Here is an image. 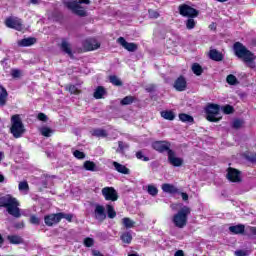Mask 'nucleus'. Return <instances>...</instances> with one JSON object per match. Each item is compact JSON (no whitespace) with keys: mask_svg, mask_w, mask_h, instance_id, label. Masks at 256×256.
<instances>
[{"mask_svg":"<svg viewBox=\"0 0 256 256\" xmlns=\"http://www.w3.org/2000/svg\"><path fill=\"white\" fill-rule=\"evenodd\" d=\"M11 76L13 77V79H19V77H21V70L12 69L11 70Z\"/></svg>","mask_w":256,"mask_h":256,"instance_id":"obj_47","label":"nucleus"},{"mask_svg":"<svg viewBox=\"0 0 256 256\" xmlns=\"http://www.w3.org/2000/svg\"><path fill=\"white\" fill-rule=\"evenodd\" d=\"M63 219V213L50 214L44 217V222L48 227H53L56 223H59Z\"/></svg>","mask_w":256,"mask_h":256,"instance_id":"obj_12","label":"nucleus"},{"mask_svg":"<svg viewBox=\"0 0 256 256\" xmlns=\"http://www.w3.org/2000/svg\"><path fill=\"white\" fill-rule=\"evenodd\" d=\"M30 223H32V225H39L41 223V219L35 215H32L30 217Z\"/></svg>","mask_w":256,"mask_h":256,"instance_id":"obj_49","label":"nucleus"},{"mask_svg":"<svg viewBox=\"0 0 256 256\" xmlns=\"http://www.w3.org/2000/svg\"><path fill=\"white\" fill-rule=\"evenodd\" d=\"M91 133V136L92 137H107V130H104V129H101V128H97V129H94L92 131H90Z\"/></svg>","mask_w":256,"mask_h":256,"instance_id":"obj_25","label":"nucleus"},{"mask_svg":"<svg viewBox=\"0 0 256 256\" xmlns=\"http://www.w3.org/2000/svg\"><path fill=\"white\" fill-rule=\"evenodd\" d=\"M6 27L9 29H15L16 31H23V21L17 17L7 18L5 21Z\"/></svg>","mask_w":256,"mask_h":256,"instance_id":"obj_9","label":"nucleus"},{"mask_svg":"<svg viewBox=\"0 0 256 256\" xmlns=\"http://www.w3.org/2000/svg\"><path fill=\"white\" fill-rule=\"evenodd\" d=\"M117 43H119V45L126 49V51H130L131 53L135 52V50L137 49V44L125 41V38L123 37H119L117 39Z\"/></svg>","mask_w":256,"mask_h":256,"instance_id":"obj_16","label":"nucleus"},{"mask_svg":"<svg viewBox=\"0 0 256 256\" xmlns=\"http://www.w3.org/2000/svg\"><path fill=\"white\" fill-rule=\"evenodd\" d=\"M3 181H5V177L2 174H0V183H3Z\"/></svg>","mask_w":256,"mask_h":256,"instance_id":"obj_61","label":"nucleus"},{"mask_svg":"<svg viewBox=\"0 0 256 256\" xmlns=\"http://www.w3.org/2000/svg\"><path fill=\"white\" fill-rule=\"evenodd\" d=\"M235 255L236 256H246L247 255V251H245V250H237L235 252Z\"/></svg>","mask_w":256,"mask_h":256,"instance_id":"obj_53","label":"nucleus"},{"mask_svg":"<svg viewBox=\"0 0 256 256\" xmlns=\"http://www.w3.org/2000/svg\"><path fill=\"white\" fill-rule=\"evenodd\" d=\"M107 93L105 91V88L103 86H98L94 92V98L95 99H103V96Z\"/></svg>","mask_w":256,"mask_h":256,"instance_id":"obj_28","label":"nucleus"},{"mask_svg":"<svg viewBox=\"0 0 256 256\" xmlns=\"http://www.w3.org/2000/svg\"><path fill=\"white\" fill-rule=\"evenodd\" d=\"M174 256H185V253L183 252V250H178L175 252Z\"/></svg>","mask_w":256,"mask_h":256,"instance_id":"obj_59","label":"nucleus"},{"mask_svg":"<svg viewBox=\"0 0 256 256\" xmlns=\"http://www.w3.org/2000/svg\"><path fill=\"white\" fill-rule=\"evenodd\" d=\"M83 47L86 51H95L101 47V43L95 38H88L83 42Z\"/></svg>","mask_w":256,"mask_h":256,"instance_id":"obj_13","label":"nucleus"},{"mask_svg":"<svg viewBox=\"0 0 256 256\" xmlns=\"http://www.w3.org/2000/svg\"><path fill=\"white\" fill-rule=\"evenodd\" d=\"M84 245L85 247H93L95 245V240L93 238H85L84 239Z\"/></svg>","mask_w":256,"mask_h":256,"instance_id":"obj_45","label":"nucleus"},{"mask_svg":"<svg viewBox=\"0 0 256 256\" xmlns=\"http://www.w3.org/2000/svg\"><path fill=\"white\" fill-rule=\"evenodd\" d=\"M222 111H223V113H225V115H231V113H233V111H235V109L231 105H226V106L222 107Z\"/></svg>","mask_w":256,"mask_h":256,"instance_id":"obj_42","label":"nucleus"},{"mask_svg":"<svg viewBox=\"0 0 256 256\" xmlns=\"http://www.w3.org/2000/svg\"><path fill=\"white\" fill-rule=\"evenodd\" d=\"M168 162L173 167H181V165H183V158L177 157L175 155V151L169 150L168 151Z\"/></svg>","mask_w":256,"mask_h":256,"instance_id":"obj_15","label":"nucleus"},{"mask_svg":"<svg viewBox=\"0 0 256 256\" xmlns=\"http://www.w3.org/2000/svg\"><path fill=\"white\" fill-rule=\"evenodd\" d=\"M172 211H177L178 207H183V204H171Z\"/></svg>","mask_w":256,"mask_h":256,"instance_id":"obj_57","label":"nucleus"},{"mask_svg":"<svg viewBox=\"0 0 256 256\" xmlns=\"http://www.w3.org/2000/svg\"><path fill=\"white\" fill-rule=\"evenodd\" d=\"M179 13L180 15H182V17H189V18H195L199 15V12L195 8L187 4H183L179 6Z\"/></svg>","mask_w":256,"mask_h":256,"instance_id":"obj_7","label":"nucleus"},{"mask_svg":"<svg viewBox=\"0 0 256 256\" xmlns=\"http://www.w3.org/2000/svg\"><path fill=\"white\" fill-rule=\"evenodd\" d=\"M226 81H227L228 85H238L239 84L237 77H235V75H233V74L228 75L226 78Z\"/></svg>","mask_w":256,"mask_h":256,"instance_id":"obj_38","label":"nucleus"},{"mask_svg":"<svg viewBox=\"0 0 256 256\" xmlns=\"http://www.w3.org/2000/svg\"><path fill=\"white\" fill-rule=\"evenodd\" d=\"M60 49L63 51V53L69 55V57L73 56V51L71 50V44L69 43V41L63 39L60 45Z\"/></svg>","mask_w":256,"mask_h":256,"instance_id":"obj_21","label":"nucleus"},{"mask_svg":"<svg viewBox=\"0 0 256 256\" xmlns=\"http://www.w3.org/2000/svg\"><path fill=\"white\" fill-rule=\"evenodd\" d=\"M18 189H19V191H24V193H28L29 192V184L27 183V181L20 182L18 185Z\"/></svg>","mask_w":256,"mask_h":256,"instance_id":"obj_39","label":"nucleus"},{"mask_svg":"<svg viewBox=\"0 0 256 256\" xmlns=\"http://www.w3.org/2000/svg\"><path fill=\"white\" fill-rule=\"evenodd\" d=\"M0 207H5L7 213L16 219L21 217V210L19 209V201L11 194L0 197Z\"/></svg>","mask_w":256,"mask_h":256,"instance_id":"obj_1","label":"nucleus"},{"mask_svg":"<svg viewBox=\"0 0 256 256\" xmlns=\"http://www.w3.org/2000/svg\"><path fill=\"white\" fill-rule=\"evenodd\" d=\"M209 57L212 61H223V54L215 49L210 50Z\"/></svg>","mask_w":256,"mask_h":256,"instance_id":"obj_24","label":"nucleus"},{"mask_svg":"<svg viewBox=\"0 0 256 256\" xmlns=\"http://www.w3.org/2000/svg\"><path fill=\"white\" fill-rule=\"evenodd\" d=\"M112 165L115 171H117L118 173H121L122 175H129V173H131L129 168H127L125 165L120 164L119 162L114 161Z\"/></svg>","mask_w":256,"mask_h":256,"instance_id":"obj_19","label":"nucleus"},{"mask_svg":"<svg viewBox=\"0 0 256 256\" xmlns=\"http://www.w3.org/2000/svg\"><path fill=\"white\" fill-rule=\"evenodd\" d=\"M137 159H140V161H149V157L145 156L142 151L136 152Z\"/></svg>","mask_w":256,"mask_h":256,"instance_id":"obj_48","label":"nucleus"},{"mask_svg":"<svg viewBox=\"0 0 256 256\" xmlns=\"http://www.w3.org/2000/svg\"><path fill=\"white\" fill-rule=\"evenodd\" d=\"M152 147L159 153H165V151L169 153V151H171V143L167 141H156L152 144Z\"/></svg>","mask_w":256,"mask_h":256,"instance_id":"obj_11","label":"nucleus"},{"mask_svg":"<svg viewBox=\"0 0 256 256\" xmlns=\"http://www.w3.org/2000/svg\"><path fill=\"white\" fill-rule=\"evenodd\" d=\"M233 49L238 59H242L244 63H247V65H249L252 68L255 67V63H253V61H255V54H253V52L247 49V47H245L243 43L241 42L234 43Z\"/></svg>","mask_w":256,"mask_h":256,"instance_id":"obj_2","label":"nucleus"},{"mask_svg":"<svg viewBox=\"0 0 256 256\" xmlns=\"http://www.w3.org/2000/svg\"><path fill=\"white\" fill-rule=\"evenodd\" d=\"M71 95H77L79 93V89H77V86L75 85H70L66 88Z\"/></svg>","mask_w":256,"mask_h":256,"instance_id":"obj_44","label":"nucleus"},{"mask_svg":"<svg viewBox=\"0 0 256 256\" xmlns=\"http://www.w3.org/2000/svg\"><path fill=\"white\" fill-rule=\"evenodd\" d=\"M9 94L7 93V89L0 85V105L1 107H5L7 105V97Z\"/></svg>","mask_w":256,"mask_h":256,"instance_id":"obj_23","label":"nucleus"},{"mask_svg":"<svg viewBox=\"0 0 256 256\" xmlns=\"http://www.w3.org/2000/svg\"><path fill=\"white\" fill-rule=\"evenodd\" d=\"M84 169H86V171H97V165H95L94 162L85 161Z\"/></svg>","mask_w":256,"mask_h":256,"instance_id":"obj_35","label":"nucleus"},{"mask_svg":"<svg viewBox=\"0 0 256 256\" xmlns=\"http://www.w3.org/2000/svg\"><path fill=\"white\" fill-rule=\"evenodd\" d=\"M162 191L164 193H169L170 195H175V193H179V189L175 185L169 183L162 184Z\"/></svg>","mask_w":256,"mask_h":256,"instance_id":"obj_18","label":"nucleus"},{"mask_svg":"<svg viewBox=\"0 0 256 256\" xmlns=\"http://www.w3.org/2000/svg\"><path fill=\"white\" fill-rule=\"evenodd\" d=\"M125 149H129V144L124 143L123 141H119L117 153H123V151H125Z\"/></svg>","mask_w":256,"mask_h":256,"instance_id":"obj_40","label":"nucleus"},{"mask_svg":"<svg viewBox=\"0 0 256 256\" xmlns=\"http://www.w3.org/2000/svg\"><path fill=\"white\" fill-rule=\"evenodd\" d=\"M40 133L41 135H43V137H51V135H53V129L44 126L42 128H40Z\"/></svg>","mask_w":256,"mask_h":256,"instance_id":"obj_33","label":"nucleus"},{"mask_svg":"<svg viewBox=\"0 0 256 256\" xmlns=\"http://www.w3.org/2000/svg\"><path fill=\"white\" fill-rule=\"evenodd\" d=\"M147 193H149L152 197H157V194L159 193V189H157L155 185L150 184L147 186Z\"/></svg>","mask_w":256,"mask_h":256,"instance_id":"obj_34","label":"nucleus"},{"mask_svg":"<svg viewBox=\"0 0 256 256\" xmlns=\"http://www.w3.org/2000/svg\"><path fill=\"white\" fill-rule=\"evenodd\" d=\"M150 17H152L153 19H157V17H159V13L155 12V11H150L149 12Z\"/></svg>","mask_w":256,"mask_h":256,"instance_id":"obj_56","label":"nucleus"},{"mask_svg":"<svg viewBox=\"0 0 256 256\" xmlns=\"http://www.w3.org/2000/svg\"><path fill=\"white\" fill-rule=\"evenodd\" d=\"M246 233L248 235H256V227H247L246 228Z\"/></svg>","mask_w":256,"mask_h":256,"instance_id":"obj_51","label":"nucleus"},{"mask_svg":"<svg viewBox=\"0 0 256 256\" xmlns=\"http://www.w3.org/2000/svg\"><path fill=\"white\" fill-rule=\"evenodd\" d=\"M7 239L12 245H21V243H23V238L18 235H9Z\"/></svg>","mask_w":256,"mask_h":256,"instance_id":"obj_26","label":"nucleus"},{"mask_svg":"<svg viewBox=\"0 0 256 256\" xmlns=\"http://www.w3.org/2000/svg\"><path fill=\"white\" fill-rule=\"evenodd\" d=\"M180 195H181L183 201H188L189 200V195L187 193L181 192Z\"/></svg>","mask_w":256,"mask_h":256,"instance_id":"obj_58","label":"nucleus"},{"mask_svg":"<svg viewBox=\"0 0 256 256\" xmlns=\"http://www.w3.org/2000/svg\"><path fill=\"white\" fill-rule=\"evenodd\" d=\"M179 119L182 123H193L194 121L193 116L185 113L179 114Z\"/></svg>","mask_w":256,"mask_h":256,"instance_id":"obj_30","label":"nucleus"},{"mask_svg":"<svg viewBox=\"0 0 256 256\" xmlns=\"http://www.w3.org/2000/svg\"><path fill=\"white\" fill-rule=\"evenodd\" d=\"M11 123L12 126L10 131L15 139H19V137H22L23 133H25V126H23L21 117H19V115H13L11 118Z\"/></svg>","mask_w":256,"mask_h":256,"instance_id":"obj_5","label":"nucleus"},{"mask_svg":"<svg viewBox=\"0 0 256 256\" xmlns=\"http://www.w3.org/2000/svg\"><path fill=\"white\" fill-rule=\"evenodd\" d=\"M62 219H66L67 221H71L73 219V215L62 213Z\"/></svg>","mask_w":256,"mask_h":256,"instance_id":"obj_54","label":"nucleus"},{"mask_svg":"<svg viewBox=\"0 0 256 256\" xmlns=\"http://www.w3.org/2000/svg\"><path fill=\"white\" fill-rule=\"evenodd\" d=\"M173 87L176 91H185L187 89V80L185 77L180 76L175 80Z\"/></svg>","mask_w":256,"mask_h":256,"instance_id":"obj_17","label":"nucleus"},{"mask_svg":"<svg viewBox=\"0 0 256 256\" xmlns=\"http://www.w3.org/2000/svg\"><path fill=\"white\" fill-rule=\"evenodd\" d=\"M109 81L110 83H112V85H115L116 87H121V85H123V82H121L119 77L115 75L109 76Z\"/></svg>","mask_w":256,"mask_h":256,"instance_id":"obj_36","label":"nucleus"},{"mask_svg":"<svg viewBox=\"0 0 256 256\" xmlns=\"http://www.w3.org/2000/svg\"><path fill=\"white\" fill-rule=\"evenodd\" d=\"M216 1H218L219 3H225V2H227L228 0H216Z\"/></svg>","mask_w":256,"mask_h":256,"instance_id":"obj_63","label":"nucleus"},{"mask_svg":"<svg viewBox=\"0 0 256 256\" xmlns=\"http://www.w3.org/2000/svg\"><path fill=\"white\" fill-rule=\"evenodd\" d=\"M37 43V39L33 37L24 38L18 41V47H31V45H35Z\"/></svg>","mask_w":256,"mask_h":256,"instance_id":"obj_20","label":"nucleus"},{"mask_svg":"<svg viewBox=\"0 0 256 256\" xmlns=\"http://www.w3.org/2000/svg\"><path fill=\"white\" fill-rule=\"evenodd\" d=\"M161 117L167 121H173L175 119V113L171 110H165L161 112Z\"/></svg>","mask_w":256,"mask_h":256,"instance_id":"obj_27","label":"nucleus"},{"mask_svg":"<svg viewBox=\"0 0 256 256\" xmlns=\"http://www.w3.org/2000/svg\"><path fill=\"white\" fill-rule=\"evenodd\" d=\"M246 159L251 163H256V154H250L246 156Z\"/></svg>","mask_w":256,"mask_h":256,"instance_id":"obj_52","label":"nucleus"},{"mask_svg":"<svg viewBox=\"0 0 256 256\" xmlns=\"http://www.w3.org/2000/svg\"><path fill=\"white\" fill-rule=\"evenodd\" d=\"M122 225H124L126 229H133V227H135V221L131 218L125 217L122 219Z\"/></svg>","mask_w":256,"mask_h":256,"instance_id":"obj_29","label":"nucleus"},{"mask_svg":"<svg viewBox=\"0 0 256 256\" xmlns=\"http://www.w3.org/2000/svg\"><path fill=\"white\" fill-rule=\"evenodd\" d=\"M192 71H193L194 75L199 76V75H202V73H203V68H202L201 65H199L198 63H194V64L192 65Z\"/></svg>","mask_w":256,"mask_h":256,"instance_id":"obj_37","label":"nucleus"},{"mask_svg":"<svg viewBox=\"0 0 256 256\" xmlns=\"http://www.w3.org/2000/svg\"><path fill=\"white\" fill-rule=\"evenodd\" d=\"M135 101V97L133 96H126L121 100V105H131Z\"/></svg>","mask_w":256,"mask_h":256,"instance_id":"obj_41","label":"nucleus"},{"mask_svg":"<svg viewBox=\"0 0 256 256\" xmlns=\"http://www.w3.org/2000/svg\"><path fill=\"white\" fill-rule=\"evenodd\" d=\"M128 256H139L138 254H129Z\"/></svg>","mask_w":256,"mask_h":256,"instance_id":"obj_64","label":"nucleus"},{"mask_svg":"<svg viewBox=\"0 0 256 256\" xmlns=\"http://www.w3.org/2000/svg\"><path fill=\"white\" fill-rule=\"evenodd\" d=\"M79 3H85V5H89L91 3L90 0H73L66 2V7L72 11V13H75V15H78L79 17H85L87 15V11H85V8L83 6L79 5Z\"/></svg>","mask_w":256,"mask_h":256,"instance_id":"obj_4","label":"nucleus"},{"mask_svg":"<svg viewBox=\"0 0 256 256\" xmlns=\"http://www.w3.org/2000/svg\"><path fill=\"white\" fill-rule=\"evenodd\" d=\"M30 3H32V5H39V3H41V0H30Z\"/></svg>","mask_w":256,"mask_h":256,"instance_id":"obj_60","label":"nucleus"},{"mask_svg":"<svg viewBox=\"0 0 256 256\" xmlns=\"http://www.w3.org/2000/svg\"><path fill=\"white\" fill-rule=\"evenodd\" d=\"M5 240L3 239V236H1L0 235V245H3V242H4Z\"/></svg>","mask_w":256,"mask_h":256,"instance_id":"obj_62","label":"nucleus"},{"mask_svg":"<svg viewBox=\"0 0 256 256\" xmlns=\"http://www.w3.org/2000/svg\"><path fill=\"white\" fill-rule=\"evenodd\" d=\"M227 179L232 183H240L241 181V172L235 168H228L227 170Z\"/></svg>","mask_w":256,"mask_h":256,"instance_id":"obj_14","label":"nucleus"},{"mask_svg":"<svg viewBox=\"0 0 256 256\" xmlns=\"http://www.w3.org/2000/svg\"><path fill=\"white\" fill-rule=\"evenodd\" d=\"M38 119L39 121H47V115H45L44 113H39Z\"/></svg>","mask_w":256,"mask_h":256,"instance_id":"obj_55","label":"nucleus"},{"mask_svg":"<svg viewBox=\"0 0 256 256\" xmlns=\"http://www.w3.org/2000/svg\"><path fill=\"white\" fill-rule=\"evenodd\" d=\"M243 126V121L240 119H236L233 121L232 127L234 129H241V127Z\"/></svg>","mask_w":256,"mask_h":256,"instance_id":"obj_46","label":"nucleus"},{"mask_svg":"<svg viewBox=\"0 0 256 256\" xmlns=\"http://www.w3.org/2000/svg\"><path fill=\"white\" fill-rule=\"evenodd\" d=\"M74 157H76V159H85V153L79 151V150H75L73 152Z\"/></svg>","mask_w":256,"mask_h":256,"instance_id":"obj_50","label":"nucleus"},{"mask_svg":"<svg viewBox=\"0 0 256 256\" xmlns=\"http://www.w3.org/2000/svg\"><path fill=\"white\" fill-rule=\"evenodd\" d=\"M195 25H196V22H195V19H193V18H189V19L186 21V27H187V29H195Z\"/></svg>","mask_w":256,"mask_h":256,"instance_id":"obj_43","label":"nucleus"},{"mask_svg":"<svg viewBox=\"0 0 256 256\" xmlns=\"http://www.w3.org/2000/svg\"><path fill=\"white\" fill-rule=\"evenodd\" d=\"M120 239L121 241H123V243H127L129 245V243L133 241V236L131 235L130 232H125L121 235Z\"/></svg>","mask_w":256,"mask_h":256,"instance_id":"obj_32","label":"nucleus"},{"mask_svg":"<svg viewBox=\"0 0 256 256\" xmlns=\"http://www.w3.org/2000/svg\"><path fill=\"white\" fill-rule=\"evenodd\" d=\"M229 231H230V233H233V235H241V234L245 233V225L238 224L235 226H230Z\"/></svg>","mask_w":256,"mask_h":256,"instance_id":"obj_22","label":"nucleus"},{"mask_svg":"<svg viewBox=\"0 0 256 256\" xmlns=\"http://www.w3.org/2000/svg\"><path fill=\"white\" fill-rule=\"evenodd\" d=\"M189 215H191V208L188 206H182L172 219L175 227H178V229H183V227L187 225V218Z\"/></svg>","mask_w":256,"mask_h":256,"instance_id":"obj_3","label":"nucleus"},{"mask_svg":"<svg viewBox=\"0 0 256 256\" xmlns=\"http://www.w3.org/2000/svg\"><path fill=\"white\" fill-rule=\"evenodd\" d=\"M102 195L105 199V201H117L119 199V193H117V190L113 187H104L102 189Z\"/></svg>","mask_w":256,"mask_h":256,"instance_id":"obj_8","label":"nucleus"},{"mask_svg":"<svg viewBox=\"0 0 256 256\" xmlns=\"http://www.w3.org/2000/svg\"><path fill=\"white\" fill-rule=\"evenodd\" d=\"M93 217H94V219H96V221L103 223L105 221V219H107V214L105 213V206H103L101 204H96L94 213H93Z\"/></svg>","mask_w":256,"mask_h":256,"instance_id":"obj_10","label":"nucleus"},{"mask_svg":"<svg viewBox=\"0 0 256 256\" xmlns=\"http://www.w3.org/2000/svg\"><path fill=\"white\" fill-rule=\"evenodd\" d=\"M206 119L212 123H217L221 118H217L219 111H221V106L219 104H208L206 106Z\"/></svg>","mask_w":256,"mask_h":256,"instance_id":"obj_6","label":"nucleus"},{"mask_svg":"<svg viewBox=\"0 0 256 256\" xmlns=\"http://www.w3.org/2000/svg\"><path fill=\"white\" fill-rule=\"evenodd\" d=\"M107 215L109 219H115L117 217V212H115V208L110 204L106 205Z\"/></svg>","mask_w":256,"mask_h":256,"instance_id":"obj_31","label":"nucleus"}]
</instances>
